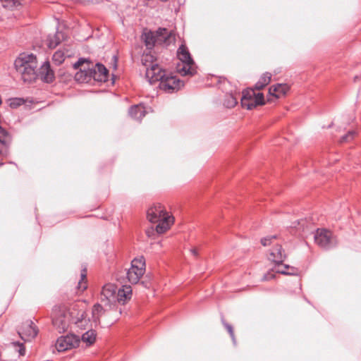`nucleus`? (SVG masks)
<instances>
[{
    "mask_svg": "<svg viewBox=\"0 0 361 361\" xmlns=\"http://www.w3.org/2000/svg\"><path fill=\"white\" fill-rule=\"evenodd\" d=\"M147 218L151 223H158L156 226V231L158 233L166 232L172 224L173 221L164 207L160 204H155L148 209Z\"/></svg>",
    "mask_w": 361,
    "mask_h": 361,
    "instance_id": "obj_1",
    "label": "nucleus"
},
{
    "mask_svg": "<svg viewBox=\"0 0 361 361\" xmlns=\"http://www.w3.org/2000/svg\"><path fill=\"white\" fill-rule=\"evenodd\" d=\"M142 64L145 67V76L150 84L161 82L166 75V71L157 62V59L150 54H144L141 59Z\"/></svg>",
    "mask_w": 361,
    "mask_h": 361,
    "instance_id": "obj_2",
    "label": "nucleus"
},
{
    "mask_svg": "<svg viewBox=\"0 0 361 361\" xmlns=\"http://www.w3.org/2000/svg\"><path fill=\"white\" fill-rule=\"evenodd\" d=\"M314 239L318 246L326 250L336 247L338 244L336 235L325 228H317L314 233Z\"/></svg>",
    "mask_w": 361,
    "mask_h": 361,
    "instance_id": "obj_3",
    "label": "nucleus"
},
{
    "mask_svg": "<svg viewBox=\"0 0 361 361\" xmlns=\"http://www.w3.org/2000/svg\"><path fill=\"white\" fill-rule=\"evenodd\" d=\"M145 271V260L142 256L135 258L131 262V267L126 272L128 281L132 284H136L144 274Z\"/></svg>",
    "mask_w": 361,
    "mask_h": 361,
    "instance_id": "obj_4",
    "label": "nucleus"
},
{
    "mask_svg": "<svg viewBox=\"0 0 361 361\" xmlns=\"http://www.w3.org/2000/svg\"><path fill=\"white\" fill-rule=\"evenodd\" d=\"M265 104L262 93L255 94L253 90L243 92L241 97V105L248 110H251L259 105Z\"/></svg>",
    "mask_w": 361,
    "mask_h": 361,
    "instance_id": "obj_5",
    "label": "nucleus"
},
{
    "mask_svg": "<svg viewBox=\"0 0 361 361\" xmlns=\"http://www.w3.org/2000/svg\"><path fill=\"white\" fill-rule=\"evenodd\" d=\"M18 334L20 338L26 341H31L38 334V328L32 320H26L22 323L17 329Z\"/></svg>",
    "mask_w": 361,
    "mask_h": 361,
    "instance_id": "obj_6",
    "label": "nucleus"
},
{
    "mask_svg": "<svg viewBox=\"0 0 361 361\" xmlns=\"http://www.w3.org/2000/svg\"><path fill=\"white\" fill-rule=\"evenodd\" d=\"M80 338L75 334H68L59 337L56 343V348L59 352H63L79 346Z\"/></svg>",
    "mask_w": 361,
    "mask_h": 361,
    "instance_id": "obj_7",
    "label": "nucleus"
},
{
    "mask_svg": "<svg viewBox=\"0 0 361 361\" xmlns=\"http://www.w3.org/2000/svg\"><path fill=\"white\" fill-rule=\"evenodd\" d=\"M52 323L59 333L67 331L70 324L68 314L60 309L54 310Z\"/></svg>",
    "mask_w": 361,
    "mask_h": 361,
    "instance_id": "obj_8",
    "label": "nucleus"
},
{
    "mask_svg": "<svg viewBox=\"0 0 361 361\" xmlns=\"http://www.w3.org/2000/svg\"><path fill=\"white\" fill-rule=\"evenodd\" d=\"M117 288L111 283L103 286L101 292V301L104 302V306L110 308L116 306Z\"/></svg>",
    "mask_w": 361,
    "mask_h": 361,
    "instance_id": "obj_9",
    "label": "nucleus"
},
{
    "mask_svg": "<svg viewBox=\"0 0 361 361\" xmlns=\"http://www.w3.org/2000/svg\"><path fill=\"white\" fill-rule=\"evenodd\" d=\"M37 65V58L33 54L22 53L14 61V66L16 71H22L24 67L34 66Z\"/></svg>",
    "mask_w": 361,
    "mask_h": 361,
    "instance_id": "obj_10",
    "label": "nucleus"
},
{
    "mask_svg": "<svg viewBox=\"0 0 361 361\" xmlns=\"http://www.w3.org/2000/svg\"><path fill=\"white\" fill-rule=\"evenodd\" d=\"M180 81L176 76L166 74L163 80L159 82V87L165 92L171 93L180 88Z\"/></svg>",
    "mask_w": 361,
    "mask_h": 361,
    "instance_id": "obj_11",
    "label": "nucleus"
},
{
    "mask_svg": "<svg viewBox=\"0 0 361 361\" xmlns=\"http://www.w3.org/2000/svg\"><path fill=\"white\" fill-rule=\"evenodd\" d=\"M38 78L46 83H51L54 80V72L51 68L49 61H44L42 64L37 71V78Z\"/></svg>",
    "mask_w": 361,
    "mask_h": 361,
    "instance_id": "obj_12",
    "label": "nucleus"
},
{
    "mask_svg": "<svg viewBox=\"0 0 361 361\" xmlns=\"http://www.w3.org/2000/svg\"><path fill=\"white\" fill-rule=\"evenodd\" d=\"M113 308V307L111 308L109 307V310H108L99 303L94 305L92 310V318L95 325L100 324V318L104 314L107 313L108 314L112 315L116 313L117 310H114Z\"/></svg>",
    "mask_w": 361,
    "mask_h": 361,
    "instance_id": "obj_13",
    "label": "nucleus"
},
{
    "mask_svg": "<svg viewBox=\"0 0 361 361\" xmlns=\"http://www.w3.org/2000/svg\"><path fill=\"white\" fill-rule=\"evenodd\" d=\"M4 351L5 353L13 351L15 357L17 358L25 355L26 353L24 343L19 341H11L9 343L4 344Z\"/></svg>",
    "mask_w": 361,
    "mask_h": 361,
    "instance_id": "obj_14",
    "label": "nucleus"
},
{
    "mask_svg": "<svg viewBox=\"0 0 361 361\" xmlns=\"http://www.w3.org/2000/svg\"><path fill=\"white\" fill-rule=\"evenodd\" d=\"M37 65L34 66L24 67L22 71H17L20 75L24 82L30 83L37 78Z\"/></svg>",
    "mask_w": 361,
    "mask_h": 361,
    "instance_id": "obj_15",
    "label": "nucleus"
},
{
    "mask_svg": "<svg viewBox=\"0 0 361 361\" xmlns=\"http://www.w3.org/2000/svg\"><path fill=\"white\" fill-rule=\"evenodd\" d=\"M290 87L285 83H278L269 87V93L276 99L280 98L285 95L289 90Z\"/></svg>",
    "mask_w": 361,
    "mask_h": 361,
    "instance_id": "obj_16",
    "label": "nucleus"
},
{
    "mask_svg": "<svg viewBox=\"0 0 361 361\" xmlns=\"http://www.w3.org/2000/svg\"><path fill=\"white\" fill-rule=\"evenodd\" d=\"M178 59L185 65H195V62L185 44H181L177 50Z\"/></svg>",
    "mask_w": 361,
    "mask_h": 361,
    "instance_id": "obj_17",
    "label": "nucleus"
},
{
    "mask_svg": "<svg viewBox=\"0 0 361 361\" xmlns=\"http://www.w3.org/2000/svg\"><path fill=\"white\" fill-rule=\"evenodd\" d=\"M285 258L286 255L284 254V250H283L281 245H277L271 250L269 259L273 261L276 264H281Z\"/></svg>",
    "mask_w": 361,
    "mask_h": 361,
    "instance_id": "obj_18",
    "label": "nucleus"
},
{
    "mask_svg": "<svg viewBox=\"0 0 361 361\" xmlns=\"http://www.w3.org/2000/svg\"><path fill=\"white\" fill-rule=\"evenodd\" d=\"M157 44H169L171 39V32L166 28L159 27L154 32Z\"/></svg>",
    "mask_w": 361,
    "mask_h": 361,
    "instance_id": "obj_19",
    "label": "nucleus"
},
{
    "mask_svg": "<svg viewBox=\"0 0 361 361\" xmlns=\"http://www.w3.org/2000/svg\"><path fill=\"white\" fill-rule=\"evenodd\" d=\"M132 288L130 286H123L122 288L117 289L116 302L123 305L128 300L131 298Z\"/></svg>",
    "mask_w": 361,
    "mask_h": 361,
    "instance_id": "obj_20",
    "label": "nucleus"
},
{
    "mask_svg": "<svg viewBox=\"0 0 361 361\" xmlns=\"http://www.w3.org/2000/svg\"><path fill=\"white\" fill-rule=\"evenodd\" d=\"M96 71L95 80L99 82H106L108 80L109 71L102 63H97L94 66Z\"/></svg>",
    "mask_w": 361,
    "mask_h": 361,
    "instance_id": "obj_21",
    "label": "nucleus"
},
{
    "mask_svg": "<svg viewBox=\"0 0 361 361\" xmlns=\"http://www.w3.org/2000/svg\"><path fill=\"white\" fill-rule=\"evenodd\" d=\"M130 116L135 120H141L146 114L145 108L141 104L131 106L128 111Z\"/></svg>",
    "mask_w": 361,
    "mask_h": 361,
    "instance_id": "obj_22",
    "label": "nucleus"
},
{
    "mask_svg": "<svg viewBox=\"0 0 361 361\" xmlns=\"http://www.w3.org/2000/svg\"><path fill=\"white\" fill-rule=\"evenodd\" d=\"M63 39V34L57 32L54 35H49L47 38V45L50 49L56 48Z\"/></svg>",
    "mask_w": 361,
    "mask_h": 361,
    "instance_id": "obj_23",
    "label": "nucleus"
},
{
    "mask_svg": "<svg viewBox=\"0 0 361 361\" xmlns=\"http://www.w3.org/2000/svg\"><path fill=\"white\" fill-rule=\"evenodd\" d=\"M142 39L147 49H152L154 46L157 44L156 36L152 31L144 32Z\"/></svg>",
    "mask_w": 361,
    "mask_h": 361,
    "instance_id": "obj_24",
    "label": "nucleus"
},
{
    "mask_svg": "<svg viewBox=\"0 0 361 361\" xmlns=\"http://www.w3.org/2000/svg\"><path fill=\"white\" fill-rule=\"evenodd\" d=\"M313 219L312 218L301 219L297 221V225L294 224V227L298 229H302L303 232L308 231L312 227Z\"/></svg>",
    "mask_w": 361,
    "mask_h": 361,
    "instance_id": "obj_25",
    "label": "nucleus"
},
{
    "mask_svg": "<svg viewBox=\"0 0 361 361\" xmlns=\"http://www.w3.org/2000/svg\"><path fill=\"white\" fill-rule=\"evenodd\" d=\"M96 332L93 329L87 331L81 336L80 341L85 343L87 345H92L96 341Z\"/></svg>",
    "mask_w": 361,
    "mask_h": 361,
    "instance_id": "obj_26",
    "label": "nucleus"
},
{
    "mask_svg": "<svg viewBox=\"0 0 361 361\" xmlns=\"http://www.w3.org/2000/svg\"><path fill=\"white\" fill-rule=\"evenodd\" d=\"M271 79V75L269 73H264L256 82L255 87L256 90H260L267 85Z\"/></svg>",
    "mask_w": 361,
    "mask_h": 361,
    "instance_id": "obj_27",
    "label": "nucleus"
},
{
    "mask_svg": "<svg viewBox=\"0 0 361 361\" xmlns=\"http://www.w3.org/2000/svg\"><path fill=\"white\" fill-rule=\"evenodd\" d=\"M11 137L8 133L3 128H1V147L3 146H7L11 143ZM7 152H5L3 151L1 148V157L6 156Z\"/></svg>",
    "mask_w": 361,
    "mask_h": 361,
    "instance_id": "obj_28",
    "label": "nucleus"
},
{
    "mask_svg": "<svg viewBox=\"0 0 361 361\" xmlns=\"http://www.w3.org/2000/svg\"><path fill=\"white\" fill-rule=\"evenodd\" d=\"M238 104V98L233 94H226L224 105L227 108H233Z\"/></svg>",
    "mask_w": 361,
    "mask_h": 361,
    "instance_id": "obj_29",
    "label": "nucleus"
},
{
    "mask_svg": "<svg viewBox=\"0 0 361 361\" xmlns=\"http://www.w3.org/2000/svg\"><path fill=\"white\" fill-rule=\"evenodd\" d=\"M22 0H1V7L13 9L21 4Z\"/></svg>",
    "mask_w": 361,
    "mask_h": 361,
    "instance_id": "obj_30",
    "label": "nucleus"
},
{
    "mask_svg": "<svg viewBox=\"0 0 361 361\" xmlns=\"http://www.w3.org/2000/svg\"><path fill=\"white\" fill-rule=\"evenodd\" d=\"M195 65H185L184 64L183 67L179 70V72L182 75H193L196 73Z\"/></svg>",
    "mask_w": 361,
    "mask_h": 361,
    "instance_id": "obj_31",
    "label": "nucleus"
},
{
    "mask_svg": "<svg viewBox=\"0 0 361 361\" xmlns=\"http://www.w3.org/2000/svg\"><path fill=\"white\" fill-rule=\"evenodd\" d=\"M83 71H85L87 76H88V82L92 79L95 80L96 71L94 70L92 64L88 63L87 67H84Z\"/></svg>",
    "mask_w": 361,
    "mask_h": 361,
    "instance_id": "obj_32",
    "label": "nucleus"
},
{
    "mask_svg": "<svg viewBox=\"0 0 361 361\" xmlns=\"http://www.w3.org/2000/svg\"><path fill=\"white\" fill-rule=\"evenodd\" d=\"M67 56H68V55H66L64 52L59 50L54 54L52 59L57 64H61Z\"/></svg>",
    "mask_w": 361,
    "mask_h": 361,
    "instance_id": "obj_33",
    "label": "nucleus"
},
{
    "mask_svg": "<svg viewBox=\"0 0 361 361\" xmlns=\"http://www.w3.org/2000/svg\"><path fill=\"white\" fill-rule=\"evenodd\" d=\"M75 80L79 82H88V76H87L85 71L80 68L75 74Z\"/></svg>",
    "mask_w": 361,
    "mask_h": 361,
    "instance_id": "obj_34",
    "label": "nucleus"
},
{
    "mask_svg": "<svg viewBox=\"0 0 361 361\" xmlns=\"http://www.w3.org/2000/svg\"><path fill=\"white\" fill-rule=\"evenodd\" d=\"M86 269H83L81 274H80V280L78 282V288L79 290H81L82 291L85 290L87 288L86 281H84V280L86 279L87 274H86Z\"/></svg>",
    "mask_w": 361,
    "mask_h": 361,
    "instance_id": "obj_35",
    "label": "nucleus"
},
{
    "mask_svg": "<svg viewBox=\"0 0 361 361\" xmlns=\"http://www.w3.org/2000/svg\"><path fill=\"white\" fill-rule=\"evenodd\" d=\"M221 322L223 324V325L224 326V327L226 329V330L228 331L232 341H233V343L234 345H235L236 343V340H235V335H234V332H233V326L229 324L228 323H227L224 317H221Z\"/></svg>",
    "mask_w": 361,
    "mask_h": 361,
    "instance_id": "obj_36",
    "label": "nucleus"
},
{
    "mask_svg": "<svg viewBox=\"0 0 361 361\" xmlns=\"http://www.w3.org/2000/svg\"><path fill=\"white\" fill-rule=\"evenodd\" d=\"M8 102V104L11 108L16 109L21 106L24 103V100L21 98H13L10 99Z\"/></svg>",
    "mask_w": 361,
    "mask_h": 361,
    "instance_id": "obj_37",
    "label": "nucleus"
},
{
    "mask_svg": "<svg viewBox=\"0 0 361 361\" xmlns=\"http://www.w3.org/2000/svg\"><path fill=\"white\" fill-rule=\"evenodd\" d=\"M355 135H356V132L355 130H350L348 132L347 134H345V135L341 137L340 142H349L355 137Z\"/></svg>",
    "mask_w": 361,
    "mask_h": 361,
    "instance_id": "obj_38",
    "label": "nucleus"
},
{
    "mask_svg": "<svg viewBox=\"0 0 361 361\" xmlns=\"http://www.w3.org/2000/svg\"><path fill=\"white\" fill-rule=\"evenodd\" d=\"M276 235H268L261 239V243L263 246H268L271 243V240L276 239Z\"/></svg>",
    "mask_w": 361,
    "mask_h": 361,
    "instance_id": "obj_39",
    "label": "nucleus"
},
{
    "mask_svg": "<svg viewBox=\"0 0 361 361\" xmlns=\"http://www.w3.org/2000/svg\"><path fill=\"white\" fill-rule=\"evenodd\" d=\"M84 63H86V66H87V64L88 63H90V62L86 59H84V58H80L77 62H75L73 65V68L75 69H78L80 66H81L82 65H83Z\"/></svg>",
    "mask_w": 361,
    "mask_h": 361,
    "instance_id": "obj_40",
    "label": "nucleus"
},
{
    "mask_svg": "<svg viewBox=\"0 0 361 361\" xmlns=\"http://www.w3.org/2000/svg\"><path fill=\"white\" fill-rule=\"evenodd\" d=\"M279 273L283 275H296L298 269L293 267L288 271H279Z\"/></svg>",
    "mask_w": 361,
    "mask_h": 361,
    "instance_id": "obj_41",
    "label": "nucleus"
},
{
    "mask_svg": "<svg viewBox=\"0 0 361 361\" xmlns=\"http://www.w3.org/2000/svg\"><path fill=\"white\" fill-rule=\"evenodd\" d=\"M274 277V274L272 273H267L264 274L262 279V281H269Z\"/></svg>",
    "mask_w": 361,
    "mask_h": 361,
    "instance_id": "obj_42",
    "label": "nucleus"
},
{
    "mask_svg": "<svg viewBox=\"0 0 361 361\" xmlns=\"http://www.w3.org/2000/svg\"><path fill=\"white\" fill-rule=\"evenodd\" d=\"M85 1L87 2L94 3V4H98L102 1V0H85Z\"/></svg>",
    "mask_w": 361,
    "mask_h": 361,
    "instance_id": "obj_43",
    "label": "nucleus"
},
{
    "mask_svg": "<svg viewBox=\"0 0 361 361\" xmlns=\"http://www.w3.org/2000/svg\"><path fill=\"white\" fill-rule=\"evenodd\" d=\"M190 252H192V254L193 255H195V256L197 255V250L195 248L190 250Z\"/></svg>",
    "mask_w": 361,
    "mask_h": 361,
    "instance_id": "obj_44",
    "label": "nucleus"
},
{
    "mask_svg": "<svg viewBox=\"0 0 361 361\" xmlns=\"http://www.w3.org/2000/svg\"><path fill=\"white\" fill-rule=\"evenodd\" d=\"M113 60H114V68H116L117 56H113Z\"/></svg>",
    "mask_w": 361,
    "mask_h": 361,
    "instance_id": "obj_45",
    "label": "nucleus"
},
{
    "mask_svg": "<svg viewBox=\"0 0 361 361\" xmlns=\"http://www.w3.org/2000/svg\"><path fill=\"white\" fill-rule=\"evenodd\" d=\"M283 268H285L286 270L288 271L290 269V266L288 264H283Z\"/></svg>",
    "mask_w": 361,
    "mask_h": 361,
    "instance_id": "obj_46",
    "label": "nucleus"
},
{
    "mask_svg": "<svg viewBox=\"0 0 361 361\" xmlns=\"http://www.w3.org/2000/svg\"><path fill=\"white\" fill-rule=\"evenodd\" d=\"M279 271H286V270L285 269V268H283V269H279L277 270V272L279 273Z\"/></svg>",
    "mask_w": 361,
    "mask_h": 361,
    "instance_id": "obj_47",
    "label": "nucleus"
},
{
    "mask_svg": "<svg viewBox=\"0 0 361 361\" xmlns=\"http://www.w3.org/2000/svg\"><path fill=\"white\" fill-rule=\"evenodd\" d=\"M309 231H311V233H313V226L312 227V228L310 230H309L307 232Z\"/></svg>",
    "mask_w": 361,
    "mask_h": 361,
    "instance_id": "obj_48",
    "label": "nucleus"
},
{
    "mask_svg": "<svg viewBox=\"0 0 361 361\" xmlns=\"http://www.w3.org/2000/svg\"><path fill=\"white\" fill-rule=\"evenodd\" d=\"M161 1L165 2V1H167L168 0H161Z\"/></svg>",
    "mask_w": 361,
    "mask_h": 361,
    "instance_id": "obj_49",
    "label": "nucleus"
}]
</instances>
